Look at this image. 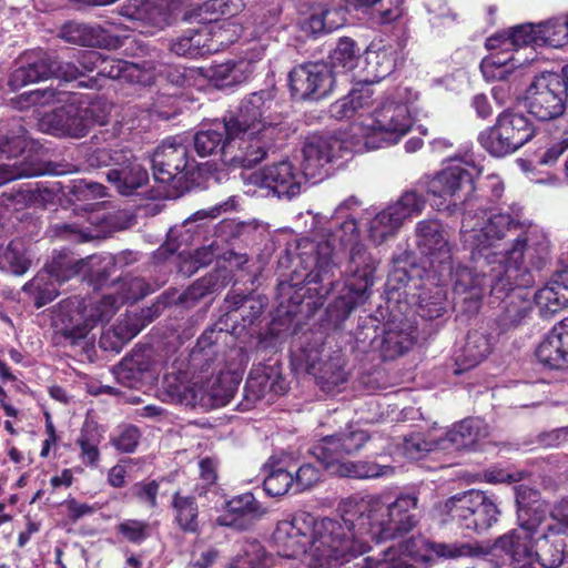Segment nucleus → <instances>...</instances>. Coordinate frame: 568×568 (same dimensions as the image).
Instances as JSON below:
<instances>
[{"label":"nucleus","instance_id":"nucleus-37","mask_svg":"<svg viewBox=\"0 0 568 568\" xmlns=\"http://www.w3.org/2000/svg\"><path fill=\"white\" fill-rule=\"evenodd\" d=\"M207 31L203 26L186 30L182 36L172 40L170 50L179 55L190 59H196L212 53L213 47L209 44L206 38Z\"/></svg>","mask_w":568,"mask_h":568},{"label":"nucleus","instance_id":"nucleus-61","mask_svg":"<svg viewBox=\"0 0 568 568\" xmlns=\"http://www.w3.org/2000/svg\"><path fill=\"white\" fill-rule=\"evenodd\" d=\"M534 509L546 513L540 505ZM545 517L544 525H555V532L568 539V499H562L556 504L549 517H547V514H545Z\"/></svg>","mask_w":568,"mask_h":568},{"label":"nucleus","instance_id":"nucleus-19","mask_svg":"<svg viewBox=\"0 0 568 568\" xmlns=\"http://www.w3.org/2000/svg\"><path fill=\"white\" fill-rule=\"evenodd\" d=\"M358 236V226L353 217H346L332 234L331 240L320 242L315 248L313 257L314 266L306 274L305 281L307 283H318L329 281L334 276V271L337 267L335 243L339 242L341 245H352Z\"/></svg>","mask_w":568,"mask_h":568},{"label":"nucleus","instance_id":"nucleus-32","mask_svg":"<svg viewBox=\"0 0 568 568\" xmlns=\"http://www.w3.org/2000/svg\"><path fill=\"white\" fill-rule=\"evenodd\" d=\"M413 325L392 323L381 337L379 352L385 359H393L407 352L415 342Z\"/></svg>","mask_w":568,"mask_h":568},{"label":"nucleus","instance_id":"nucleus-17","mask_svg":"<svg viewBox=\"0 0 568 568\" xmlns=\"http://www.w3.org/2000/svg\"><path fill=\"white\" fill-rule=\"evenodd\" d=\"M351 134L347 140L335 135H312L306 139L302 154L303 174L310 179L322 178L326 174V165L343 155L344 151L355 148Z\"/></svg>","mask_w":568,"mask_h":568},{"label":"nucleus","instance_id":"nucleus-20","mask_svg":"<svg viewBox=\"0 0 568 568\" xmlns=\"http://www.w3.org/2000/svg\"><path fill=\"white\" fill-rule=\"evenodd\" d=\"M366 430L349 426L344 432L326 436L313 447L314 456L329 474H334L333 464H344L345 456L358 453L368 442Z\"/></svg>","mask_w":568,"mask_h":568},{"label":"nucleus","instance_id":"nucleus-53","mask_svg":"<svg viewBox=\"0 0 568 568\" xmlns=\"http://www.w3.org/2000/svg\"><path fill=\"white\" fill-rule=\"evenodd\" d=\"M141 331L140 321L136 316L126 315L125 318L121 320L113 329L114 336L118 341L114 344L109 345V333H104L100 338V346L104 349H113L119 352L122 345L138 335Z\"/></svg>","mask_w":568,"mask_h":568},{"label":"nucleus","instance_id":"nucleus-54","mask_svg":"<svg viewBox=\"0 0 568 568\" xmlns=\"http://www.w3.org/2000/svg\"><path fill=\"white\" fill-rule=\"evenodd\" d=\"M375 91L371 82H363L356 84L348 93L352 103L354 104L357 113V119L353 123L362 121L366 115L371 114L375 102L378 100L374 98Z\"/></svg>","mask_w":568,"mask_h":568},{"label":"nucleus","instance_id":"nucleus-49","mask_svg":"<svg viewBox=\"0 0 568 568\" xmlns=\"http://www.w3.org/2000/svg\"><path fill=\"white\" fill-rule=\"evenodd\" d=\"M28 145L26 131L19 121H13L10 128L0 129V153L8 160L20 155Z\"/></svg>","mask_w":568,"mask_h":568},{"label":"nucleus","instance_id":"nucleus-14","mask_svg":"<svg viewBox=\"0 0 568 568\" xmlns=\"http://www.w3.org/2000/svg\"><path fill=\"white\" fill-rule=\"evenodd\" d=\"M241 173V179L247 192H255L256 189H265L278 197L292 199L300 194L303 175L292 162L281 161L257 170H250V166Z\"/></svg>","mask_w":568,"mask_h":568},{"label":"nucleus","instance_id":"nucleus-51","mask_svg":"<svg viewBox=\"0 0 568 568\" xmlns=\"http://www.w3.org/2000/svg\"><path fill=\"white\" fill-rule=\"evenodd\" d=\"M175 521L184 531L194 532L197 529V506L194 498L181 496L176 493L173 497Z\"/></svg>","mask_w":568,"mask_h":568},{"label":"nucleus","instance_id":"nucleus-21","mask_svg":"<svg viewBox=\"0 0 568 568\" xmlns=\"http://www.w3.org/2000/svg\"><path fill=\"white\" fill-rule=\"evenodd\" d=\"M400 549V557L406 558L412 565L413 561H424L428 559V550H432L438 557L446 559L475 558L489 554L477 542H433L429 544L422 537H412L406 541L395 546Z\"/></svg>","mask_w":568,"mask_h":568},{"label":"nucleus","instance_id":"nucleus-46","mask_svg":"<svg viewBox=\"0 0 568 568\" xmlns=\"http://www.w3.org/2000/svg\"><path fill=\"white\" fill-rule=\"evenodd\" d=\"M227 511L236 517L232 520L219 518L220 525H235L237 519L253 520L262 517L265 509L260 505L255 497L247 493L233 498L226 505Z\"/></svg>","mask_w":568,"mask_h":568},{"label":"nucleus","instance_id":"nucleus-22","mask_svg":"<svg viewBox=\"0 0 568 568\" xmlns=\"http://www.w3.org/2000/svg\"><path fill=\"white\" fill-rule=\"evenodd\" d=\"M292 95L320 99L329 93L335 83L333 70L325 63H306L295 67L288 74Z\"/></svg>","mask_w":568,"mask_h":568},{"label":"nucleus","instance_id":"nucleus-44","mask_svg":"<svg viewBox=\"0 0 568 568\" xmlns=\"http://www.w3.org/2000/svg\"><path fill=\"white\" fill-rule=\"evenodd\" d=\"M334 474L341 477H351L357 479L377 478L389 476L394 468L389 465H381L374 462H351L344 464H333Z\"/></svg>","mask_w":568,"mask_h":568},{"label":"nucleus","instance_id":"nucleus-27","mask_svg":"<svg viewBox=\"0 0 568 568\" xmlns=\"http://www.w3.org/2000/svg\"><path fill=\"white\" fill-rule=\"evenodd\" d=\"M159 72V65L153 61L135 63L103 57L98 74L113 80L119 79L146 85L153 82Z\"/></svg>","mask_w":568,"mask_h":568},{"label":"nucleus","instance_id":"nucleus-29","mask_svg":"<svg viewBox=\"0 0 568 568\" xmlns=\"http://www.w3.org/2000/svg\"><path fill=\"white\" fill-rule=\"evenodd\" d=\"M236 385L229 381L225 376H216L211 378L207 384H194L191 387V399L180 398L186 400V405H200L204 408H217L225 406L234 396Z\"/></svg>","mask_w":568,"mask_h":568},{"label":"nucleus","instance_id":"nucleus-31","mask_svg":"<svg viewBox=\"0 0 568 568\" xmlns=\"http://www.w3.org/2000/svg\"><path fill=\"white\" fill-rule=\"evenodd\" d=\"M364 80L375 83L389 75L395 68V51L392 45L374 42L363 57Z\"/></svg>","mask_w":568,"mask_h":568},{"label":"nucleus","instance_id":"nucleus-34","mask_svg":"<svg viewBox=\"0 0 568 568\" xmlns=\"http://www.w3.org/2000/svg\"><path fill=\"white\" fill-rule=\"evenodd\" d=\"M60 36L70 43L84 47L108 48L113 39L100 27L79 22H68L61 29Z\"/></svg>","mask_w":568,"mask_h":568},{"label":"nucleus","instance_id":"nucleus-23","mask_svg":"<svg viewBox=\"0 0 568 568\" xmlns=\"http://www.w3.org/2000/svg\"><path fill=\"white\" fill-rule=\"evenodd\" d=\"M438 276V282H445L446 280H452L454 282V290L456 293H470L471 298L479 297L481 290L485 286H490L491 291L497 292H508L513 288L504 287L503 284H506V275L503 268H500V264L498 266H494L490 268V273L487 274L483 271L481 274L475 273L473 270L466 266H457L454 270V262L452 261V275L450 276Z\"/></svg>","mask_w":568,"mask_h":568},{"label":"nucleus","instance_id":"nucleus-38","mask_svg":"<svg viewBox=\"0 0 568 568\" xmlns=\"http://www.w3.org/2000/svg\"><path fill=\"white\" fill-rule=\"evenodd\" d=\"M353 6L377 24H390L404 13V0H354Z\"/></svg>","mask_w":568,"mask_h":568},{"label":"nucleus","instance_id":"nucleus-1","mask_svg":"<svg viewBox=\"0 0 568 568\" xmlns=\"http://www.w3.org/2000/svg\"><path fill=\"white\" fill-rule=\"evenodd\" d=\"M418 496L402 493L368 496L343 504L339 518H315L302 511L277 524L278 555L304 556L308 568H341L371 550V542L400 537L418 524Z\"/></svg>","mask_w":568,"mask_h":568},{"label":"nucleus","instance_id":"nucleus-63","mask_svg":"<svg viewBox=\"0 0 568 568\" xmlns=\"http://www.w3.org/2000/svg\"><path fill=\"white\" fill-rule=\"evenodd\" d=\"M528 312L529 303L511 298L499 317L501 329L506 331L518 325L528 315Z\"/></svg>","mask_w":568,"mask_h":568},{"label":"nucleus","instance_id":"nucleus-47","mask_svg":"<svg viewBox=\"0 0 568 568\" xmlns=\"http://www.w3.org/2000/svg\"><path fill=\"white\" fill-rule=\"evenodd\" d=\"M30 266L31 260L27 256L22 241H11L6 247L0 248V270L22 275Z\"/></svg>","mask_w":568,"mask_h":568},{"label":"nucleus","instance_id":"nucleus-43","mask_svg":"<svg viewBox=\"0 0 568 568\" xmlns=\"http://www.w3.org/2000/svg\"><path fill=\"white\" fill-rule=\"evenodd\" d=\"M535 302L542 316L554 315L568 303V288L558 276L555 283L540 288L535 294Z\"/></svg>","mask_w":568,"mask_h":568},{"label":"nucleus","instance_id":"nucleus-33","mask_svg":"<svg viewBox=\"0 0 568 568\" xmlns=\"http://www.w3.org/2000/svg\"><path fill=\"white\" fill-rule=\"evenodd\" d=\"M491 343L489 336L481 331H471L467 334L466 342L456 355V364L459 367L456 373L475 367L490 353Z\"/></svg>","mask_w":568,"mask_h":568},{"label":"nucleus","instance_id":"nucleus-40","mask_svg":"<svg viewBox=\"0 0 568 568\" xmlns=\"http://www.w3.org/2000/svg\"><path fill=\"white\" fill-rule=\"evenodd\" d=\"M478 422L465 419L455 425L445 437H438L439 450L471 448L478 440Z\"/></svg>","mask_w":568,"mask_h":568},{"label":"nucleus","instance_id":"nucleus-28","mask_svg":"<svg viewBox=\"0 0 568 568\" xmlns=\"http://www.w3.org/2000/svg\"><path fill=\"white\" fill-rule=\"evenodd\" d=\"M121 14L155 29L171 24L172 9L168 0H129L121 8Z\"/></svg>","mask_w":568,"mask_h":568},{"label":"nucleus","instance_id":"nucleus-57","mask_svg":"<svg viewBox=\"0 0 568 568\" xmlns=\"http://www.w3.org/2000/svg\"><path fill=\"white\" fill-rule=\"evenodd\" d=\"M359 568H412V564L400 557V549L392 546L377 556L366 557Z\"/></svg>","mask_w":568,"mask_h":568},{"label":"nucleus","instance_id":"nucleus-26","mask_svg":"<svg viewBox=\"0 0 568 568\" xmlns=\"http://www.w3.org/2000/svg\"><path fill=\"white\" fill-rule=\"evenodd\" d=\"M540 364L550 369L568 368V317L556 324L536 348Z\"/></svg>","mask_w":568,"mask_h":568},{"label":"nucleus","instance_id":"nucleus-45","mask_svg":"<svg viewBox=\"0 0 568 568\" xmlns=\"http://www.w3.org/2000/svg\"><path fill=\"white\" fill-rule=\"evenodd\" d=\"M203 29L207 31L206 38L209 44L213 47L212 53H215L233 43L240 36V27L229 21H217L215 17L209 18L207 23H202Z\"/></svg>","mask_w":568,"mask_h":568},{"label":"nucleus","instance_id":"nucleus-50","mask_svg":"<svg viewBox=\"0 0 568 568\" xmlns=\"http://www.w3.org/2000/svg\"><path fill=\"white\" fill-rule=\"evenodd\" d=\"M359 50L351 38H343L331 54V64L335 72H347L354 70L362 60Z\"/></svg>","mask_w":568,"mask_h":568},{"label":"nucleus","instance_id":"nucleus-41","mask_svg":"<svg viewBox=\"0 0 568 568\" xmlns=\"http://www.w3.org/2000/svg\"><path fill=\"white\" fill-rule=\"evenodd\" d=\"M402 223L389 205L376 213L367 224L368 239L381 245L394 237L402 227Z\"/></svg>","mask_w":568,"mask_h":568},{"label":"nucleus","instance_id":"nucleus-64","mask_svg":"<svg viewBox=\"0 0 568 568\" xmlns=\"http://www.w3.org/2000/svg\"><path fill=\"white\" fill-rule=\"evenodd\" d=\"M118 531L132 544H141L151 532L149 523L136 519H126L118 526Z\"/></svg>","mask_w":568,"mask_h":568},{"label":"nucleus","instance_id":"nucleus-12","mask_svg":"<svg viewBox=\"0 0 568 568\" xmlns=\"http://www.w3.org/2000/svg\"><path fill=\"white\" fill-rule=\"evenodd\" d=\"M534 136V128L523 114L504 111L496 124L478 135L480 145L494 156H505L525 145Z\"/></svg>","mask_w":568,"mask_h":568},{"label":"nucleus","instance_id":"nucleus-58","mask_svg":"<svg viewBox=\"0 0 568 568\" xmlns=\"http://www.w3.org/2000/svg\"><path fill=\"white\" fill-rule=\"evenodd\" d=\"M437 449L438 437L432 435L425 437L423 434H413L405 438L403 444V453L408 459H419L426 453Z\"/></svg>","mask_w":568,"mask_h":568},{"label":"nucleus","instance_id":"nucleus-11","mask_svg":"<svg viewBox=\"0 0 568 568\" xmlns=\"http://www.w3.org/2000/svg\"><path fill=\"white\" fill-rule=\"evenodd\" d=\"M520 235L513 245L500 252L498 263L506 275V284L503 288H514L517 285V277L521 271V264L528 260L531 264L539 266L548 254L549 242L546 234L537 225L525 223Z\"/></svg>","mask_w":568,"mask_h":568},{"label":"nucleus","instance_id":"nucleus-42","mask_svg":"<svg viewBox=\"0 0 568 568\" xmlns=\"http://www.w3.org/2000/svg\"><path fill=\"white\" fill-rule=\"evenodd\" d=\"M442 283L425 284L418 294V312L422 317L433 320L446 312L447 294Z\"/></svg>","mask_w":568,"mask_h":568},{"label":"nucleus","instance_id":"nucleus-2","mask_svg":"<svg viewBox=\"0 0 568 568\" xmlns=\"http://www.w3.org/2000/svg\"><path fill=\"white\" fill-rule=\"evenodd\" d=\"M566 44L568 13L538 23L518 24L486 40V48L490 54L483 59L480 70L487 80H505L514 69L534 60L520 59L517 54L521 48H561Z\"/></svg>","mask_w":568,"mask_h":568},{"label":"nucleus","instance_id":"nucleus-39","mask_svg":"<svg viewBox=\"0 0 568 568\" xmlns=\"http://www.w3.org/2000/svg\"><path fill=\"white\" fill-rule=\"evenodd\" d=\"M108 181L122 195H131L149 181L148 171L138 161L121 169H112L106 174Z\"/></svg>","mask_w":568,"mask_h":568},{"label":"nucleus","instance_id":"nucleus-8","mask_svg":"<svg viewBox=\"0 0 568 568\" xmlns=\"http://www.w3.org/2000/svg\"><path fill=\"white\" fill-rule=\"evenodd\" d=\"M525 226V222H519L508 213H490L480 211L473 213L466 211L462 221L460 240L463 245L476 258V254L483 256L480 267L485 264L498 263L500 253H485L490 248H497L499 242L510 232Z\"/></svg>","mask_w":568,"mask_h":568},{"label":"nucleus","instance_id":"nucleus-18","mask_svg":"<svg viewBox=\"0 0 568 568\" xmlns=\"http://www.w3.org/2000/svg\"><path fill=\"white\" fill-rule=\"evenodd\" d=\"M352 276L346 284V293L341 296L346 313L364 304L371 294L376 260L366 252L363 244L355 243L351 250Z\"/></svg>","mask_w":568,"mask_h":568},{"label":"nucleus","instance_id":"nucleus-56","mask_svg":"<svg viewBox=\"0 0 568 568\" xmlns=\"http://www.w3.org/2000/svg\"><path fill=\"white\" fill-rule=\"evenodd\" d=\"M21 65L34 82L50 78L53 72L51 55L43 51L27 53L21 60Z\"/></svg>","mask_w":568,"mask_h":568},{"label":"nucleus","instance_id":"nucleus-9","mask_svg":"<svg viewBox=\"0 0 568 568\" xmlns=\"http://www.w3.org/2000/svg\"><path fill=\"white\" fill-rule=\"evenodd\" d=\"M463 529L483 532L497 523L500 510L495 499L485 491L470 489L446 499L439 507Z\"/></svg>","mask_w":568,"mask_h":568},{"label":"nucleus","instance_id":"nucleus-36","mask_svg":"<svg viewBox=\"0 0 568 568\" xmlns=\"http://www.w3.org/2000/svg\"><path fill=\"white\" fill-rule=\"evenodd\" d=\"M114 375L120 384L130 388H139L153 378L149 363L141 352L124 357L115 367Z\"/></svg>","mask_w":568,"mask_h":568},{"label":"nucleus","instance_id":"nucleus-48","mask_svg":"<svg viewBox=\"0 0 568 568\" xmlns=\"http://www.w3.org/2000/svg\"><path fill=\"white\" fill-rule=\"evenodd\" d=\"M271 557L263 546L256 541H246L241 550L226 568H270Z\"/></svg>","mask_w":568,"mask_h":568},{"label":"nucleus","instance_id":"nucleus-35","mask_svg":"<svg viewBox=\"0 0 568 568\" xmlns=\"http://www.w3.org/2000/svg\"><path fill=\"white\" fill-rule=\"evenodd\" d=\"M253 72L251 60L227 61L206 70L207 78L216 88H230L244 82Z\"/></svg>","mask_w":568,"mask_h":568},{"label":"nucleus","instance_id":"nucleus-24","mask_svg":"<svg viewBox=\"0 0 568 568\" xmlns=\"http://www.w3.org/2000/svg\"><path fill=\"white\" fill-rule=\"evenodd\" d=\"M154 180L169 184L175 180H182L180 176L187 168V149L181 142L180 138H171L155 150L152 158Z\"/></svg>","mask_w":568,"mask_h":568},{"label":"nucleus","instance_id":"nucleus-3","mask_svg":"<svg viewBox=\"0 0 568 568\" xmlns=\"http://www.w3.org/2000/svg\"><path fill=\"white\" fill-rule=\"evenodd\" d=\"M150 292L151 287L143 278L125 276L99 298L73 296L61 301L53 311V326L75 344L85 338L98 323L109 322L121 305L135 302Z\"/></svg>","mask_w":568,"mask_h":568},{"label":"nucleus","instance_id":"nucleus-15","mask_svg":"<svg viewBox=\"0 0 568 568\" xmlns=\"http://www.w3.org/2000/svg\"><path fill=\"white\" fill-rule=\"evenodd\" d=\"M417 245L427 258L434 275L450 276L453 247L448 233L437 220H424L416 225Z\"/></svg>","mask_w":568,"mask_h":568},{"label":"nucleus","instance_id":"nucleus-25","mask_svg":"<svg viewBox=\"0 0 568 568\" xmlns=\"http://www.w3.org/2000/svg\"><path fill=\"white\" fill-rule=\"evenodd\" d=\"M194 149L200 156L221 151L225 163L243 166L237 161H231L232 156L240 154L239 139L231 136L225 118L223 121H214L209 129L199 131L194 135Z\"/></svg>","mask_w":568,"mask_h":568},{"label":"nucleus","instance_id":"nucleus-10","mask_svg":"<svg viewBox=\"0 0 568 568\" xmlns=\"http://www.w3.org/2000/svg\"><path fill=\"white\" fill-rule=\"evenodd\" d=\"M545 519L544 511L519 508V527L498 537L491 549L505 552L515 568H535L537 534Z\"/></svg>","mask_w":568,"mask_h":568},{"label":"nucleus","instance_id":"nucleus-7","mask_svg":"<svg viewBox=\"0 0 568 568\" xmlns=\"http://www.w3.org/2000/svg\"><path fill=\"white\" fill-rule=\"evenodd\" d=\"M55 101L63 102V104L43 113L39 118V129L57 136H84L90 128L91 119L88 108L81 105L75 97L57 93L52 89H37L22 93L18 99L20 108L47 105Z\"/></svg>","mask_w":568,"mask_h":568},{"label":"nucleus","instance_id":"nucleus-30","mask_svg":"<svg viewBox=\"0 0 568 568\" xmlns=\"http://www.w3.org/2000/svg\"><path fill=\"white\" fill-rule=\"evenodd\" d=\"M555 525H541L536 539V565L541 568H557L564 555L568 554L567 539L555 532Z\"/></svg>","mask_w":568,"mask_h":568},{"label":"nucleus","instance_id":"nucleus-60","mask_svg":"<svg viewBox=\"0 0 568 568\" xmlns=\"http://www.w3.org/2000/svg\"><path fill=\"white\" fill-rule=\"evenodd\" d=\"M95 159L99 165H113L114 169H121L136 162L131 151L122 148L100 149L95 152Z\"/></svg>","mask_w":568,"mask_h":568},{"label":"nucleus","instance_id":"nucleus-62","mask_svg":"<svg viewBox=\"0 0 568 568\" xmlns=\"http://www.w3.org/2000/svg\"><path fill=\"white\" fill-rule=\"evenodd\" d=\"M41 170L28 162L17 161L13 163L0 164V185L20 178L39 175Z\"/></svg>","mask_w":568,"mask_h":568},{"label":"nucleus","instance_id":"nucleus-4","mask_svg":"<svg viewBox=\"0 0 568 568\" xmlns=\"http://www.w3.org/2000/svg\"><path fill=\"white\" fill-rule=\"evenodd\" d=\"M418 93L397 88L378 99L371 114L351 124L352 145L356 152L397 144L412 130Z\"/></svg>","mask_w":568,"mask_h":568},{"label":"nucleus","instance_id":"nucleus-55","mask_svg":"<svg viewBox=\"0 0 568 568\" xmlns=\"http://www.w3.org/2000/svg\"><path fill=\"white\" fill-rule=\"evenodd\" d=\"M314 374L318 386L326 393H334L336 387L346 382V373L339 359L325 362Z\"/></svg>","mask_w":568,"mask_h":568},{"label":"nucleus","instance_id":"nucleus-5","mask_svg":"<svg viewBox=\"0 0 568 568\" xmlns=\"http://www.w3.org/2000/svg\"><path fill=\"white\" fill-rule=\"evenodd\" d=\"M274 98L271 91L262 90L245 97L236 110L225 116L232 138L239 139L240 154L232 156L243 166L258 163L266 155V132L280 122L272 112Z\"/></svg>","mask_w":568,"mask_h":568},{"label":"nucleus","instance_id":"nucleus-52","mask_svg":"<svg viewBox=\"0 0 568 568\" xmlns=\"http://www.w3.org/2000/svg\"><path fill=\"white\" fill-rule=\"evenodd\" d=\"M425 205V197L413 190L404 192L397 201L389 204L402 225L405 221L422 214Z\"/></svg>","mask_w":568,"mask_h":568},{"label":"nucleus","instance_id":"nucleus-16","mask_svg":"<svg viewBox=\"0 0 568 568\" xmlns=\"http://www.w3.org/2000/svg\"><path fill=\"white\" fill-rule=\"evenodd\" d=\"M479 171L468 163H453L427 182V193L434 197L443 199L457 205V200L465 197L469 201V194L474 191V178Z\"/></svg>","mask_w":568,"mask_h":568},{"label":"nucleus","instance_id":"nucleus-59","mask_svg":"<svg viewBox=\"0 0 568 568\" xmlns=\"http://www.w3.org/2000/svg\"><path fill=\"white\" fill-rule=\"evenodd\" d=\"M291 489L294 491V477L285 469H275L264 479V490L270 496H283Z\"/></svg>","mask_w":568,"mask_h":568},{"label":"nucleus","instance_id":"nucleus-13","mask_svg":"<svg viewBox=\"0 0 568 568\" xmlns=\"http://www.w3.org/2000/svg\"><path fill=\"white\" fill-rule=\"evenodd\" d=\"M565 93L564 80L559 73L542 72L525 90L524 105L539 121L555 120L565 112Z\"/></svg>","mask_w":568,"mask_h":568},{"label":"nucleus","instance_id":"nucleus-6","mask_svg":"<svg viewBox=\"0 0 568 568\" xmlns=\"http://www.w3.org/2000/svg\"><path fill=\"white\" fill-rule=\"evenodd\" d=\"M114 265V257L110 254L78 258L73 254L61 252L26 283L22 290L33 296L34 305L40 308L58 296V287L61 284L81 272L97 274L99 280H102L111 273L110 268Z\"/></svg>","mask_w":568,"mask_h":568}]
</instances>
